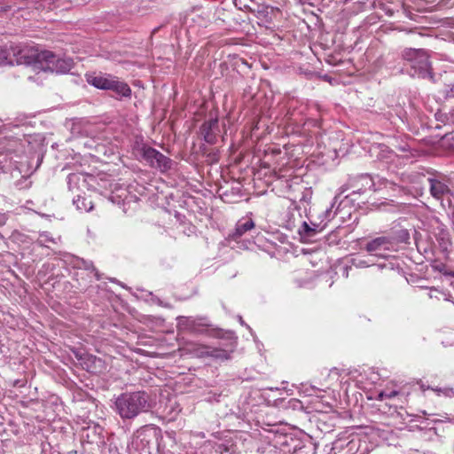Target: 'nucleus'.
Wrapping results in <instances>:
<instances>
[{
	"instance_id": "1",
	"label": "nucleus",
	"mask_w": 454,
	"mask_h": 454,
	"mask_svg": "<svg viewBox=\"0 0 454 454\" xmlns=\"http://www.w3.org/2000/svg\"><path fill=\"white\" fill-rule=\"evenodd\" d=\"M178 325L190 333L196 334H206L211 337L225 339L230 341V349L220 348H210L209 357L216 361H225L231 358V353L236 346V336L232 331H224L221 328L214 327L205 321L204 318L192 319L186 317H179Z\"/></svg>"
},
{
	"instance_id": "2",
	"label": "nucleus",
	"mask_w": 454,
	"mask_h": 454,
	"mask_svg": "<svg viewBox=\"0 0 454 454\" xmlns=\"http://www.w3.org/2000/svg\"><path fill=\"white\" fill-rule=\"evenodd\" d=\"M114 409L122 419H132L149 411V396L144 391L122 393L115 399Z\"/></svg>"
},
{
	"instance_id": "3",
	"label": "nucleus",
	"mask_w": 454,
	"mask_h": 454,
	"mask_svg": "<svg viewBox=\"0 0 454 454\" xmlns=\"http://www.w3.org/2000/svg\"><path fill=\"white\" fill-rule=\"evenodd\" d=\"M401 57L414 71L412 75L425 77L430 73L429 56L424 49L405 48L403 50Z\"/></svg>"
},
{
	"instance_id": "4",
	"label": "nucleus",
	"mask_w": 454,
	"mask_h": 454,
	"mask_svg": "<svg viewBox=\"0 0 454 454\" xmlns=\"http://www.w3.org/2000/svg\"><path fill=\"white\" fill-rule=\"evenodd\" d=\"M87 81L98 89L113 90L118 96L130 97L131 95V90L126 82L111 75H92L89 76Z\"/></svg>"
},
{
	"instance_id": "5",
	"label": "nucleus",
	"mask_w": 454,
	"mask_h": 454,
	"mask_svg": "<svg viewBox=\"0 0 454 454\" xmlns=\"http://www.w3.org/2000/svg\"><path fill=\"white\" fill-rule=\"evenodd\" d=\"M43 60L40 70L50 71L57 74L68 73L74 67V61L70 58H59L52 51H43Z\"/></svg>"
},
{
	"instance_id": "6",
	"label": "nucleus",
	"mask_w": 454,
	"mask_h": 454,
	"mask_svg": "<svg viewBox=\"0 0 454 454\" xmlns=\"http://www.w3.org/2000/svg\"><path fill=\"white\" fill-rule=\"evenodd\" d=\"M42 51L31 46L13 45V60L17 65L32 66L34 69H40L43 62Z\"/></svg>"
},
{
	"instance_id": "7",
	"label": "nucleus",
	"mask_w": 454,
	"mask_h": 454,
	"mask_svg": "<svg viewBox=\"0 0 454 454\" xmlns=\"http://www.w3.org/2000/svg\"><path fill=\"white\" fill-rule=\"evenodd\" d=\"M142 158L153 167L160 168L162 172L168 170L171 168V160L163 155L156 149L143 145L139 149Z\"/></svg>"
},
{
	"instance_id": "8",
	"label": "nucleus",
	"mask_w": 454,
	"mask_h": 454,
	"mask_svg": "<svg viewBox=\"0 0 454 454\" xmlns=\"http://www.w3.org/2000/svg\"><path fill=\"white\" fill-rule=\"evenodd\" d=\"M395 241L394 238L382 236L376 238L366 244L365 249L369 253L385 257V252L394 250Z\"/></svg>"
},
{
	"instance_id": "9",
	"label": "nucleus",
	"mask_w": 454,
	"mask_h": 454,
	"mask_svg": "<svg viewBox=\"0 0 454 454\" xmlns=\"http://www.w3.org/2000/svg\"><path fill=\"white\" fill-rule=\"evenodd\" d=\"M427 181L430 194L434 199L442 200L444 197L452 195V192L444 178L434 176L429 177Z\"/></svg>"
},
{
	"instance_id": "10",
	"label": "nucleus",
	"mask_w": 454,
	"mask_h": 454,
	"mask_svg": "<svg viewBox=\"0 0 454 454\" xmlns=\"http://www.w3.org/2000/svg\"><path fill=\"white\" fill-rule=\"evenodd\" d=\"M218 120L217 119H210L207 121H205L201 128V134L204 137V139L207 143L214 144L215 140V136L213 133L214 129L217 128Z\"/></svg>"
},
{
	"instance_id": "11",
	"label": "nucleus",
	"mask_w": 454,
	"mask_h": 454,
	"mask_svg": "<svg viewBox=\"0 0 454 454\" xmlns=\"http://www.w3.org/2000/svg\"><path fill=\"white\" fill-rule=\"evenodd\" d=\"M254 227V223L252 219L246 220L245 222L240 220L237 223L235 231L230 236L232 239L236 240L242 237L247 231L252 230Z\"/></svg>"
},
{
	"instance_id": "12",
	"label": "nucleus",
	"mask_w": 454,
	"mask_h": 454,
	"mask_svg": "<svg viewBox=\"0 0 454 454\" xmlns=\"http://www.w3.org/2000/svg\"><path fill=\"white\" fill-rule=\"evenodd\" d=\"M13 45L0 49V66L14 65Z\"/></svg>"
},
{
	"instance_id": "13",
	"label": "nucleus",
	"mask_w": 454,
	"mask_h": 454,
	"mask_svg": "<svg viewBox=\"0 0 454 454\" xmlns=\"http://www.w3.org/2000/svg\"><path fill=\"white\" fill-rule=\"evenodd\" d=\"M74 204L76 206L78 210L84 212H90L94 207L90 200L82 196H77V198L74 200Z\"/></svg>"
},
{
	"instance_id": "14",
	"label": "nucleus",
	"mask_w": 454,
	"mask_h": 454,
	"mask_svg": "<svg viewBox=\"0 0 454 454\" xmlns=\"http://www.w3.org/2000/svg\"><path fill=\"white\" fill-rule=\"evenodd\" d=\"M67 2V0H35L36 9H51V5L59 6Z\"/></svg>"
},
{
	"instance_id": "15",
	"label": "nucleus",
	"mask_w": 454,
	"mask_h": 454,
	"mask_svg": "<svg viewBox=\"0 0 454 454\" xmlns=\"http://www.w3.org/2000/svg\"><path fill=\"white\" fill-rule=\"evenodd\" d=\"M210 348L204 345H199L194 348L193 352L198 357H209Z\"/></svg>"
},
{
	"instance_id": "16",
	"label": "nucleus",
	"mask_w": 454,
	"mask_h": 454,
	"mask_svg": "<svg viewBox=\"0 0 454 454\" xmlns=\"http://www.w3.org/2000/svg\"><path fill=\"white\" fill-rule=\"evenodd\" d=\"M302 228H303V234L308 238L313 237L317 232V225H314V227H311L306 222L303 223Z\"/></svg>"
},
{
	"instance_id": "17",
	"label": "nucleus",
	"mask_w": 454,
	"mask_h": 454,
	"mask_svg": "<svg viewBox=\"0 0 454 454\" xmlns=\"http://www.w3.org/2000/svg\"><path fill=\"white\" fill-rule=\"evenodd\" d=\"M397 394H398L397 391L393 390V391H391L389 393H380V396L382 397L383 395H385L387 398H393L395 395H397Z\"/></svg>"
},
{
	"instance_id": "18",
	"label": "nucleus",
	"mask_w": 454,
	"mask_h": 454,
	"mask_svg": "<svg viewBox=\"0 0 454 454\" xmlns=\"http://www.w3.org/2000/svg\"><path fill=\"white\" fill-rule=\"evenodd\" d=\"M10 7L5 5V6H2L0 7V12H5L7 11H9Z\"/></svg>"
},
{
	"instance_id": "19",
	"label": "nucleus",
	"mask_w": 454,
	"mask_h": 454,
	"mask_svg": "<svg viewBox=\"0 0 454 454\" xmlns=\"http://www.w3.org/2000/svg\"><path fill=\"white\" fill-rule=\"evenodd\" d=\"M434 292L437 293L438 291L436 289H430V291H429V296L430 297H433V294L432 293H434Z\"/></svg>"
},
{
	"instance_id": "20",
	"label": "nucleus",
	"mask_w": 454,
	"mask_h": 454,
	"mask_svg": "<svg viewBox=\"0 0 454 454\" xmlns=\"http://www.w3.org/2000/svg\"><path fill=\"white\" fill-rule=\"evenodd\" d=\"M93 271H95V277L97 279H99L100 278V276L98 274V272L96 270V269H93Z\"/></svg>"
},
{
	"instance_id": "21",
	"label": "nucleus",
	"mask_w": 454,
	"mask_h": 454,
	"mask_svg": "<svg viewBox=\"0 0 454 454\" xmlns=\"http://www.w3.org/2000/svg\"><path fill=\"white\" fill-rule=\"evenodd\" d=\"M450 92L451 96L454 97V84L451 86Z\"/></svg>"
}]
</instances>
